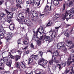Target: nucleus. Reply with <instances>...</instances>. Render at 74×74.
<instances>
[{
    "mask_svg": "<svg viewBox=\"0 0 74 74\" xmlns=\"http://www.w3.org/2000/svg\"><path fill=\"white\" fill-rule=\"evenodd\" d=\"M68 69H69V70H68L67 69L65 70V74H67V73H68L70 71V68L68 67Z\"/></svg>",
    "mask_w": 74,
    "mask_h": 74,
    "instance_id": "40",
    "label": "nucleus"
},
{
    "mask_svg": "<svg viewBox=\"0 0 74 74\" xmlns=\"http://www.w3.org/2000/svg\"><path fill=\"white\" fill-rule=\"evenodd\" d=\"M53 59L52 58V60L50 61L49 64L50 65H52V64H53Z\"/></svg>",
    "mask_w": 74,
    "mask_h": 74,
    "instance_id": "37",
    "label": "nucleus"
},
{
    "mask_svg": "<svg viewBox=\"0 0 74 74\" xmlns=\"http://www.w3.org/2000/svg\"><path fill=\"white\" fill-rule=\"evenodd\" d=\"M21 44V40H18V45H19V44Z\"/></svg>",
    "mask_w": 74,
    "mask_h": 74,
    "instance_id": "54",
    "label": "nucleus"
},
{
    "mask_svg": "<svg viewBox=\"0 0 74 74\" xmlns=\"http://www.w3.org/2000/svg\"><path fill=\"white\" fill-rule=\"evenodd\" d=\"M31 58H32L33 59L35 60H37L38 59V55H34V54L30 56Z\"/></svg>",
    "mask_w": 74,
    "mask_h": 74,
    "instance_id": "12",
    "label": "nucleus"
},
{
    "mask_svg": "<svg viewBox=\"0 0 74 74\" xmlns=\"http://www.w3.org/2000/svg\"><path fill=\"white\" fill-rule=\"evenodd\" d=\"M43 60H44V59L43 58H42V59H41L40 61H38V64H42V62H43Z\"/></svg>",
    "mask_w": 74,
    "mask_h": 74,
    "instance_id": "35",
    "label": "nucleus"
},
{
    "mask_svg": "<svg viewBox=\"0 0 74 74\" xmlns=\"http://www.w3.org/2000/svg\"><path fill=\"white\" fill-rule=\"evenodd\" d=\"M17 52H18V54H19V55H21V54L22 53V52L21 50H18L17 51Z\"/></svg>",
    "mask_w": 74,
    "mask_h": 74,
    "instance_id": "42",
    "label": "nucleus"
},
{
    "mask_svg": "<svg viewBox=\"0 0 74 74\" xmlns=\"http://www.w3.org/2000/svg\"><path fill=\"white\" fill-rule=\"evenodd\" d=\"M9 28L11 30H14L15 29V25L13 24H10L9 27Z\"/></svg>",
    "mask_w": 74,
    "mask_h": 74,
    "instance_id": "16",
    "label": "nucleus"
},
{
    "mask_svg": "<svg viewBox=\"0 0 74 74\" xmlns=\"http://www.w3.org/2000/svg\"><path fill=\"white\" fill-rule=\"evenodd\" d=\"M71 52L72 53H74V49L71 50Z\"/></svg>",
    "mask_w": 74,
    "mask_h": 74,
    "instance_id": "59",
    "label": "nucleus"
},
{
    "mask_svg": "<svg viewBox=\"0 0 74 74\" xmlns=\"http://www.w3.org/2000/svg\"><path fill=\"white\" fill-rule=\"evenodd\" d=\"M32 58H29L28 60V61L29 62L28 63V64H30V63H32L33 62V59H32Z\"/></svg>",
    "mask_w": 74,
    "mask_h": 74,
    "instance_id": "28",
    "label": "nucleus"
},
{
    "mask_svg": "<svg viewBox=\"0 0 74 74\" xmlns=\"http://www.w3.org/2000/svg\"><path fill=\"white\" fill-rule=\"evenodd\" d=\"M42 64L44 66L45 65H46L47 64V63H48V61L47 60H44V59H43V60Z\"/></svg>",
    "mask_w": 74,
    "mask_h": 74,
    "instance_id": "26",
    "label": "nucleus"
},
{
    "mask_svg": "<svg viewBox=\"0 0 74 74\" xmlns=\"http://www.w3.org/2000/svg\"><path fill=\"white\" fill-rule=\"evenodd\" d=\"M3 4V1H0V5H1Z\"/></svg>",
    "mask_w": 74,
    "mask_h": 74,
    "instance_id": "63",
    "label": "nucleus"
},
{
    "mask_svg": "<svg viewBox=\"0 0 74 74\" xmlns=\"http://www.w3.org/2000/svg\"><path fill=\"white\" fill-rule=\"evenodd\" d=\"M11 22V20H10L8 21V23H9Z\"/></svg>",
    "mask_w": 74,
    "mask_h": 74,
    "instance_id": "61",
    "label": "nucleus"
},
{
    "mask_svg": "<svg viewBox=\"0 0 74 74\" xmlns=\"http://www.w3.org/2000/svg\"><path fill=\"white\" fill-rule=\"evenodd\" d=\"M4 65V60H1L0 61V66H3Z\"/></svg>",
    "mask_w": 74,
    "mask_h": 74,
    "instance_id": "20",
    "label": "nucleus"
},
{
    "mask_svg": "<svg viewBox=\"0 0 74 74\" xmlns=\"http://www.w3.org/2000/svg\"><path fill=\"white\" fill-rule=\"evenodd\" d=\"M37 2H34V0H31L30 1V4L32 5H36L37 4Z\"/></svg>",
    "mask_w": 74,
    "mask_h": 74,
    "instance_id": "21",
    "label": "nucleus"
},
{
    "mask_svg": "<svg viewBox=\"0 0 74 74\" xmlns=\"http://www.w3.org/2000/svg\"><path fill=\"white\" fill-rule=\"evenodd\" d=\"M54 62L56 63H59V61L56 58H54Z\"/></svg>",
    "mask_w": 74,
    "mask_h": 74,
    "instance_id": "47",
    "label": "nucleus"
},
{
    "mask_svg": "<svg viewBox=\"0 0 74 74\" xmlns=\"http://www.w3.org/2000/svg\"><path fill=\"white\" fill-rule=\"evenodd\" d=\"M5 11L8 14L7 17L8 19H10L12 16V13L8 12L7 9H5Z\"/></svg>",
    "mask_w": 74,
    "mask_h": 74,
    "instance_id": "10",
    "label": "nucleus"
},
{
    "mask_svg": "<svg viewBox=\"0 0 74 74\" xmlns=\"http://www.w3.org/2000/svg\"><path fill=\"white\" fill-rule=\"evenodd\" d=\"M52 25V22H49L48 23L47 25L46 26V27H48V26H51V25Z\"/></svg>",
    "mask_w": 74,
    "mask_h": 74,
    "instance_id": "34",
    "label": "nucleus"
},
{
    "mask_svg": "<svg viewBox=\"0 0 74 74\" xmlns=\"http://www.w3.org/2000/svg\"><path fill=\"white\" fill-rule=\"evenodd\" d=\"M1 33L3 34H5L6 33V31L5 30H2V31L1 32Z\"/></svg>",
    "mask_w": 74,
    "mask_h": 74,
    "instance_id": "39",
    "label": "nucleus"
},
{
    "mask_svg": "<svg viewBox=\"0 0 74 74\" xmlns=\"http://www.w3.org/2000/svg\"><path fill=\"white\" fill-rule=\"evenodd\" d=\"M4 15H5V14L4 13H1L0 14V16L2 17H3V16H4Z\"/></svg>",
    "mask_w": 74,
    "mask_h": 74,
    "instance_id": "46",
    "label": "nucleus"
},
{
    "mask_svg": "<svg viewBox=\"0 0 74 74\" xmlns=\"http://www.w3.org/2000/svg\"><path fill=\"white\" fill-rule=\"evenodd\" d=\"M25 40H26L27 41H29V38H28V37L26 35L25 36Z\"/></svg>",
    "mask_w": 74,
    "mask_h": 74,
    "instance_id": "43",
    "label": "nucleus"
},
{
    "mask_svg": "<svg viewBox=\"0 0 74 74\" xmlns=\"http://www.w3.org/2000/svg\"><path fill=\"white\" fill-rule=\"evenodd\" d=\"M53 39L50 38V37L49 36H47L45 37L44 40V41H48L50 40V41H52Z\"/></svg>",
    "mask_w": 74,
    "mask_h": 74,
    "instance_id": "15",
    "label": "nucleus"
},
{
    "mask_svg": "<svg viewBox=\"0 0 74 74\" xmlns=\"http://www.w3.org/2000/svg\"><path fill=\"white\" fill-rule=\"evenodd\" d=\"M66 45L68 47H69L70 49H71V48L74 47V44H73V42L70 41L68 42L67 44Z\"/></svg>",
    "mask_w": 74,
    "mask_h": 74,
    "instance_id": "9",
    "label": "nucleus"
},
{
    "mask_svg": "<svg viewBox=\"0 0 74 74\" xmlns=\"http://www.w3.org/2000/svg\"><path fill=\"white\" fill-rule=\"evenodd\" d=\"M61 64L63 67H64V66L66 65V62H62L61 63Z\"/></svg>",
    "mask_w": 74,
    "mask_h": 74,
    "instance_id": "41",
    "label": "nucleus"
},
{
    "mask_svg": "<svg viewBox=\"0 0 74 74\" xmlns=\"http://www.w3.org/2000/svg\"><path fill=\"white\" fill-rule=\"evenodd\" d=\"M20 4H17L16 5V6L17 7H19L20 5Z\"/></svg>",
    "mask_w": 74,
    "mask_h": 74,
    "instance_id": "60",
    "label": "nucleus"
},
{
    "mask_svg": "<svg viewBox=\"0 0 74 74\" xmlns=\"http://www.w3.org/2000/svg\"><path fill=\"white\" fill-rule=\"evenodd\" d=\"M30 22V20L29 18H27L24 20V22L25 23V24L27 25L29 24Z\"/></svg>",
    "mask_w": 74,
    "mask_h": 74,
    "instance_id": "19",
    "label": "nucleus"
},
{
    "mask_svg": "<svg viewBox=\"0 0 74 74\" xmlns=\"http://www.w3.org/2000/svg\"><path fill=\"white\" fill-rule=\"evenodd\" d=\"M4 37V35L3 34H0V39H2Z\"/></svg>",
    "mask_w": 74,
    "mask_h": 74,
    "instance_id": "33",
    "label": "nucleus"
},
{
    "mask_svg": "<svg viewBox=\"0 0 74 74\" xmlns=\"http://www.w3.org/2000/svg\"><path fill=\"white\" fill-rule=\"evenodd\" d=\"M52 4L51 3L50 8H49V6L48 5H47L45 7V10L46 11H48L49 10L50 11H51V6H52Z\"/></svg>",
    "mask_w": 74,
    "mask_h": 74,
    "instance_id": "13",
    "label": "nucleus"
},
{
    "mask_svg": "<svg viewBox=\"0 0 74 74\" xmlns=\"http://www.w3.org/2000/svg\"><path fill=\"white\" fill-rule=\"evenodd\" d=\"M18 16L20 18H24V13H20L18 14Z\"/></svg>",
    "mask_w": 74,
    "mask_h": 74,
    "instance_id": "18",
    "label": "nucleus"
},
{
    "mask_svg": "<svg viewBox=\"0 0 74 74\" xmlns=\"http://www.w3.org/2000/svg\"><path fill=\"white\" fill-rule=\"evenodd\" d=\"M43 37V35L41 36L40 38H38V37H37V33H36V34H35V33H34V36L33 37L32 39L34 40H35V41H38V42L37 45L39 47L40 46L41 44V42L39 41V40H41Z\"/></svg>",
    "mask_w": 74,
    "mask_h": 74,
    "instance_id": "1",
    "label": "nucleus"
},
{
    "mask_svg": "<svg viewBox=\"0 0 74 74\" xmlns=\"http://www.w3.org/2000/svg\"><path fill=\"white\" fill-rule=\"evenodd\" d=\"M21 66L23 69H25L26 67V65H25V64L23 62H21Z\"/></svg>",
    "mask_w": 74,
    "mask_h": 74,
    "instance_id": "17",
    "label": "nucleus"
},
{
    "mask_svg": "<svg viewBox=\"0 0 74 74\" xmlns=\"http://www.w3.org/2000/svg\"><path fill=\"white\" fill-rule=\"evenodd\" d=\"M47 52H50V53H51L52 54L53 53L51 51V50H47Z\"/></svg>",
    "mask_w": 74,
    "mask_h": 74,
    "instance_id": "55",
    "label": "nucleus"
},
{
    "mask_svg": "<svg viewBox=\"0 0 74 74\" xmlns=\"http://www.w3.org/2000/svg\"><path fill=\"white\" fill-rule=\"evenodd\" d=\"M3 25H4V24H2V25H1L0 26V32H1L2 31V30H4V29L3 28H4V27H3Z\"/></svg>",
    "mask_w": 74,
    "mask_h": 74,
    "instance_id": "30",
    "label": "nucleus"
},
{
    "mask_svg": "<svg viewBox=\"0 0 74 74\" xmlns=\"http://www.w3.org/2000/svg\"><path fill=\"white\" fill-rule=\"evenodd\" d=\"M66 8V4L64 3L63 5V8L62 9V11H64V10H65V8Z\"/></svg>",
    "mask_w": 74,
    "mask_h": 74,
    "instance_id": "36",
    "label": "nucleus"
},
{
    "mask_svg": "<svg viewBox=\"0 0 74 74\" xmlns=\"http://www.w3.org/2000/svg\"><path fill=\"white\" fill-rule=\"evenodd\" d=\"M65 15L66 16V19L67 21H68V20L71 18H73V15L70 14V13H69V12H66L65 13Z\"/></svg>",
    "mask_w": 74,
    "mask_h": 74,
    "instance_id": "7",
    "label": "nucleus"
},
{
    "mask_svg": "<svg viewBox=\"0 0 74 74\" xmlns=\"http://www.w3.org/2000/svg\"><path fill=\"white\" fill-rule=\"evenodd\" d=\"M58 56H59V52L57 51H56L55 52L53 53V56H52V59H53V57L54 58H57Z\"/></svg>",
    "mask_w": 74,
    "mask_h": 74,
    "instance_id": "14",
    "label": "nucleus"
},
{
    "mask_svg": "<svg viewBox=\"0 0 74 74\" xmlns=\"http://www.w3.org/2000/svg\"><path fill=\"white\" fill-rule=\"evenodd\" d=\"M33 18H34V17H33L31 16V19H32V20H33H33H34Z\"/></svg>",
    "mask_w": 74,
    "mask_h": 74,
    "instance_id": "64",
    "label": "nucleus"
},
{
    "mask_svg": "<svg viewBox=\"0 0 74 74\" xmlns=\"http://www.w3.org/2000/svg\"><path fill=\"white\" fill-rule=\"evenodd\" d=\"M10 8L12 11H14L16 10V8L15 7H14L13 6H12Z\"/></svg>",
    "mask_w": 74,
    "mask_h": 74,
    "instance_id": "27",
    "label": "nucleus"
},
{
    "mask_svg": "<svg viewBox=\"0 0 74 74\" xmlns=\"http://www.w3.org/2000/svg\"><path fill=\"white\" fill-rule=\"evenodd\" d=\"M26 12L28 14L30 15V14H31L34 17H37L38 15V13H37V12L35 11H34L33 10H31L30 11V10H29V8H27L26 10Z\"/></svg>",
    "mask_w": 74,
    "mask_h": 74,
    "instance_id": "3",
    "label": "nucleus"
},
{
    "mask_svg": "<svg viewBox=\"0 0 74 74\" xmlns=\"http://www.w3.org/2000/svg\"><path fill=\"white\" fill-rule=\"evenodd\" d=\"M62 49L63 51H67V48H66V47H64V45L62 46Z\"/></svg>",
    "mask_w": 74,
    "mask_h": 74,
    "instance_id": "31",
    "label": "nucleus"
},
{
    "mask_svg": "<svg viewBox=\"0 0 74 74\" xmlns=\"http://www.w3.org/2000/svg\"><path fill=\"white\" fill-rule=\"evenodd\" d=\"M9 0V1L10 3H13V1L14 0Z\"/></svg>",
    "mask_w": 74,
    "mask_h": 74,
    "instance_id": "57",
    "label": "nucleus"
},
{
    "mask_svg": "<svg viewBox=\"0 0 74 74\" xmlns=\"http://www.w3.org/2000/svg\"><path fill=\"white\" fill-rule=\"evenodd\" d=\"M66 5L68 7H71V6H73V1H71L69 3V5L68 3H67L66 4Z\"/></svg>",
    "mask_w": 74,
    "mask_h": 74,
    "instance_id": "22",
    "label": "nucleus"
},
{
    "mask_svg": "<svg viewBox=\"0 0 74 74\" xmlns=\"http://www.w3.org/2000/svg\"><path fill=\"white\" fill-rule=\"evenodd\" d=\"M60 27V26L57 27H55V29H54L53 30L51 29L49 32V34L50 36H51V37H53V38H54L56 36L57 32L58 31V30H59V28Z\"/></svg>",
    "mask_w": 74,
    "mask_h": 74,
    "instance_id": "2",
    "label": "nucleus"
},
{
    "mask_svg": "<svg viewBox=\"0 0 74 74\" xmlns=\"http://www.w3.org/2000/svg\"><path fill=\"white\" fill-rule=\"evenodd\" d=\"M16 2L18 4H21V3H22V0H16Z\"/></svg>",
    "mask_w": 74,
    "mask_h": 74,
    "instance_id": "29",
    "label": "nucleus"
},
{
    "mask_svg": "<svg viewBox=\"0 0 74 74\" xmlns=\"http://www.w3.org/2000/svg\"><path fill=\"white\" fill-rule=\"evenodd\" d=\"M72 62H73L72 61H68L67 62V66H69L71 63H72Z\"/></svg>",
    "mask_w": 74,
    "mask_h": 74,
    "instance_id": "32",
    "label": "nucleus"
},
{
    "mask_svg": "<svg viewBox=\"0 0 74 74\" xmlns=\"http://www.w3.org/2000/svg\"><path fill=\"white\" fill-rule=\"evenodd\" d=\"M12 37V33H8L7 34V37H5V39L7 40V41L8 42L10 40V38H11Z\"/></svg>",
    "mask_w": 74,
    "mask_h": 74,
    "instance_id": "8",
    "label": "nucleus"
},
{
    "mask_svg": "<svg viewBox=\"0 0 74 74\" xmlns=\"http://www.w3.org/2000/svg\"><path fill=\"white\" fill-rule=\"evenodd\" d=\"M64 35L66 37H69V34L67 32H66L64 34Z\"/></svg>",
    "mask_w": 74,
    "mask_h": 74,
    "instance_id": "44",
    "label": "nucleus"
},
{
    "mask_svg": "<svg viewBox=\"0 0 74 74\" xmlns=\"http://www.w3.org/2000/svg\"><path fill=\"white\" fill-rule=\"evenodd\" d=\"M39 55H40V56H41V57H42V55H43V52H42V51H39Z\"/></svg>",
    "mask_w": 74,
    "mask_h": 74,
    "instance_id": "38",
    "label": "nucleus"
},
{
    "mask_svg": "<svg viewBox=\"0 0 74 74\" xmlns=\"http://www.w3.org/2000/svg\"><path fill=\"white\" fill-rule=\"evenodd\" d=\"M23 43H24V44H25V45H27L28 44L27 42L25 40L23 42Z\"/></svg>",
    "mask_w": 74,
    "mask_h": 74,
    "instance_id": "49",
    "label": "nucleus"
},
{
    "mask_svg": "<svg viewBox=\"0 0 74 74\" xmlns=\"http://www.w3.org/2000/svg\"><path fill=\"white\" fill-rule=\"evenodd\" d=\"M53 70H55L56 69V66H53Z\"/></svg>",
    "mask_w": 74,
    "mask_h": 74,
    "instance_id": "52",
    "label": "nucleus"
},
{
    "mask_svg": "<svg viewBox=\"0 0 74 74\" xmlns=\"http://www.w3.org/2000/svg\"><path fill=\"white\" fill-rule=\"evenodd\" d=\"M8 56L9 58L10 57V58H11V59H15L16 61H18L19 59H21V56H20L17 55L13 56L11 55L10 52H9Z\"/></svg>",
    "mask_w": 74,
    "mask_h": 74,
    "instance_id": "4",
    "label": "nucleus"
},
{
    "mask_svg": "<svg viewBox=\"0 0 74 74\" xmlns=\"http://www.w3.org/2000/svg\"><path fill=\"white\" fill-rule=\"evenodd\" d=\"M19 18H20V17H19V16H18V17H17V21H18V22H19V21H20V19H19Z\"/></svg>",
    "mask_w": 74,
    "mask_h": 74,
    "instance_id": "58",
    "label": "nucleus"
},
{
    "mask_svg": "<svg viewBox=\"0 0 74 74\" xmlns=\"http://www.w3.org/2000/svg\"><path fill=\"white\" fill-rule=\"evenodd\" d=\"M4 59L5 60V64L8 66L10 67H11V64H12V60H10L8 57H6L4 58Z\"/></svg>",
    "mask_w": 74,
    "mask_h": 74,
    "instance_id": "5",
    "label": "nucleus"
},
{
    "mask_svg": "<svg viewBox=\"0 0 74 74\" xmlns=\"http://www.w3.org/2000/svg\"><path fill=\"white\" fill-rule=\"evenodd\" d=\"M44 29L42 28V26L40 27L39 28H38L37 31L36 32V33H37V34H38V33L39 32L40 34H43L44 33Z\"/></svg>",
    "mask_w": 74,
    "mask_h": 74,
    "instance_id": "6",
    "label": "nucleus"
},
{
    "mask_svg": "<svg viewBox=\"0 0 74 74\" xmlns=\"http://www.w3.org/2000/svg\"><path fill=\"white\" fill-rule=\"evenodd\" d=\"M27 47H28V46H26L24 48V49H27Z\"/></svg>",
    "mask_w": 74,
    "mask_h": 74,
    "instance_id": "62",
    "label": "nucleus"
},
{
    "mask_svg": "<svg viewBox=\"0 0 74 74\" xmlns=\"http://www.w3.org/2000/svg\"><path fill=\"white\" fill-rule=\"evenodd\" d=\"M30 47L31 48H34V45H33V44H32V43H31L30 45Z\"/></svg>",
    "mask_w": 74,
    "mask_h": 74,
    "instance_id": "53",
    "label": "nucleus"
},
{
    "mask_svg": "<svg viewBox=\"0 0 74 74\" xmlns=\"http://www.w3.org/2000/svg\"><path fill=\"white\" fill-rule=\"evenodd\" d=\"M53 3L55 5H57L59 4V1L58 0H55L53 1Z\"/></svg>",
    "mask_w": 74,
    "mask_h": 74,
    "instance_id": "25",
    "label": "nucleus"
},
{
    "mask_svg": "<svg viewBox=\"0 0 74 74\" xmlns=\"http://www.w3.org/2000/svg\"><path fill=\"white\" fill-rule=\"evenodd\" d=\"M54 17L56 19H57L59 17V15L58 14H56L54 16Z\"/></svg>",
    "mask_w": 74,
    "mask_h": 74,
    "instance_id": "45",
    "label": "nucleus"
},
{
    "mask_svg": "<svg viewBox=\"0 0 74 74\" xmlns=\"http://www.w3.org/2000/svg\"><path fill=\"white\" fill-rule=\"evenodd\" d=\"M68 12L70 14H74V8H72L69 10Z\"/></svg>",
    "mask_w": 74,
    "mask_h": 74,
    "instance_id": "23",
    "label": "nucleus"
},
{
    "mask_svg": "<svg viewBox=\"0 0 74 74\" xmlns=\"http://www.w3.org/2000/svg\"><path fill=\"white\" fill-rule=\"evenodd\" d=\"M65 45V42H62L58 44L57 45V47L58 49H60L63 46Z\"/></svg>",
    "mask_w": 74,
    "mask_h": 74,
    "instance_id": "11",
    "label": "nucleus"
},
{
    "mask_svg": "<svg viewBox=\"0 0 74 74\" xmlns=\"http://www.w3.org/2000/svg\"><path fill=\"white\" fill-rule=\"evenodd\" d=\"M29 50H27V51L25 52V53L26 54H28L29 53Z\"/></svg>",
    "mask_w": 74,
    "mask_h": 74,
    "instance_id": "51",
    "label": "nucleus"
},
{
    "mask_svg": "<svg viewBox=\"0 0 74 74\" xmlns=\"http://www.w3.org/2000/svg\"><path fill=\"white\" fill-rule=\"evenodd\" d=\"M25 19L24 18H20V23H21V24H24V22H25Z\"/></svg>",
    "mask_w": 74,
    "mask_h": 74,
    "instance_id": "24",
    "label": "nucleus"
},
{
    "mask_svg": "<svg viewBox=\"0 0 74 74\" xmlns=\"http://www.w3.org/2000/svg\"><path fill=\"white\" fill-rule=\"evenodd\" d=\"M18 66H19V64H18V62H17L16 64V67H18Z\"/></svg>",
    "mask_w": 74,
    "mask_h": 74,
    "instance_id": "56",
    "label": "nucleus"
},
{
    "mask_svg": "<svg viewBox=\"0 0 74 74\" xmlns=\"http://www.w3.org/2000/svg\"><path fill=\"white\" fill-rule=\"evenodd\" d=\"M57 66H58V68L59 69H61L62 67L61 66V65H60V64H58L57 65Z\"/></svg>",
    "mask_w": 74,
    "mask_h": 74,
    "instance_id": "50",
    "label": "nucleus"
},
{
    "mask_svg": "<svg viewBox=\"0 0 74 74\" xmlns=\"http://www.w3.org/2000/svg\"><path fill=\"white\" fill-rule=\"evenodd\" d=\"M62 19H63V20H64V19H66V15H63L62 16Z\"/></svg>",
    "mask_w": 74,
    "mask_h": 74,
    "instance_id": "48",
    "label": "nucleus"
}]
</instances>
